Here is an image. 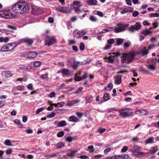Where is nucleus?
Masks as SVG:
<instances>
[{"mask_svg":"<svg viewBox=\"0 0 159 159\" xmlns=\"http://www.w3.org/2000/svg\"><path fill=\"white\" fill-rule=\"evenodd\" d=\"M82 78L80 76H76L75 77V81H79L81 80Z\"/></svg>","mask_w":159,"mask_h":159,"instance_id":"obj_62","label":"nucleus"},{"mask_svg":"<svg viewBox=\"0 0 159 159\" xmlns=\"http://www.w3.org/2000/svg\"><path fill=\"white\" fill-rule=\"evenodd\" d=\"M121 157L123 159H127L128 158V156L126 154H122L121 155Z\"/></svg>","mask_w":159,"mask_h":159,"instance_id":"obj_64","label":"nucleus"},{"mask_svg":"<svg viewBox=\"0 0 159 159\" xmlns=\"http://www.w3.org/2000/svg\"><path fill=\"white\" fill-rule=\"evenodd\" d=\"M86 32L83 30H81L79 31L76 30H75L73 31V34L74 36L76 37V38H80L84 35Z\"/></svg>","mask_w":159,"mask_h":159,"instance_id":"obj_11","label":"nucleus"},{"mask_svg":"<svg viewBox=\"0 0 159 159\" xmlns=\"http://www.w3.org/2000/svg\"><path fill=\"white\" fill-rule=\"evenodd\" d=\"M140 70L141 71H142L143 72L147 73L149 72V71H148V70H147L146 69L142 67H141L140 68Z\"/></svg>","mask_w":159,"mask_h":159,"instance_id":"obj_52","label":"nucleus"},{"mask_svg":"<svg viewBox=\"0 0 159 159\" xmlns=\"http://www.w3.org/2000/svg\"><path fill=\"white\" fill-rule=\"evenodd\" d=\"M66 121L65 120H62L61 121H59L58 125L57 127H62L65 126L66 125Z\"/></svg>","mask_w":159,"mask_h":159,"instance_id":"obj_25","label":"nucleus"},{"mask_svg":"<svg viewBox=\"0 0 159 159\" xmlns=\"http://www.w3.org/2000/svg\"><path fill=\"white\" fill-rule=\"evenodd\" d=\"M149 16L150 17H159V13H152L149 14Z\"/></svg>","mask_w":159,"mask_h":159,"instance_id":"obj_35","label":"nucleus"},{"mask_svg":"<svg viewBox=\"0 0 159 159\" xmlns=\"http://www.w3.org/2000/svg\"><path fill=\"white\" fill-rule=\"evenodd\" d=\"M89 19L93 22H96L97 21L96 18L93 16H91L89 18Z\"/></svg>","mask_w":159,"mask_h":159,"instance_id":"obj_42","label":"nucleus"},{"mask_svg":"<svg viewBox=\"0 0 159 159\" xmlns=\"http://www.w3.org/2000/svg\"><path fill=\"white\" fill-rule=\"evenodd\" d=\"M4 144L7 146H11L12 145L11 143V140L9 139H7L5 141Z\"/></svg>","mask_w":159,"mask_h":159,"instance_id":"obj_34","label":"nucleus"},{"mask_svg":"<svg viewBox=\"0 0 159 159\" xmlns=\"http://www.w3.org/2000/svg\"><path fill=\"white\" fill-rule=\"evenodd\" d=\"M135 55L134 52H130L128 53H123V58L121 60V63H130L133 60Z\"/></svg>","mask_w":159,"mask_h":159,"instance_id":"obj_2","label":"nucleus"},{"mask_svg":"<svg viewBox=\"0 0 159 159\" xmlns=\"http://www.w3.org/2000/svg\"><path fill=\"white\" fill-rule=\"evenodd\" d=\"M125 109H122L120 110H115V111H118L119 112V115L124 118L128 117H129L133 116V113L132 112L129 111H125Z\"/></svg>","mask_w":159,"mask_h":159,"instance_id":"obj_5","label":"nucleus"},{"mask_svg":"<svg viewBox=\"0 0 159 159\" xmlns=\"http://www.w3.org/2000/svg\"><path fill=\"white\" fill-rule=\"evenodd\" d=\"M136 114L139 115L140 116H145L148 113L147 110L144 109L137 111H136Z\"/></svg>","mask_w":159,"mask_h":159,"instance_id":"obj_16","label":"nucleus"},{"mask_svg":"<svg viewBox=\"0 0 159 159\" xmlns=\"http://www.w3.org/2000/svg\"><path fill=\"white\" fill-rule=\"evenodd\" d=\"M64 146V144L63 143H59L57 144V148L58 149L61 148Z\"/></svg>","mask_w":159,"mask_h":159,"instance_id":"obj_41","label":"nucleus"},{"mask_svg":"<svg viewBox=\"0 0 159 159\" xmlns=\"http://www.w3.org/2000/svg\"><path fill=\"white\" fill-rule=\"evenodd\" d=\"M56 9L58 11L64 13L69 12V9L68 7H59L56 8Z\"/></svg>","mask_w":159,"mask_h":159,"instance_id":"obj_13","label":"nucleus"},{"mask_svg":"<svg viewBox=\"0 0 159 159\" xmlns=\"http://www.w3.org/2000/svg\"><path fill=\"white\" fill-rule=\"evenodd\" d=\"M0 16L6 19L11 17V13L7 10L0 11Z\"/></svg>","mask_w":159,"mask_h":159,"instance_id":"obj_10","label":"nucleus"},{"mask_svg":"<svg viewBox=\"0 0 159 159\" xmlns=\"http://www.w3.org/2000/svg\"><path fill=\"white\" fill-rule=\"evenodd\" d=\"M152 28L151 27H150L148 29H146L143 30L141 32V34L146 36L152 33Z\"/></svg>","mask_w":159,"mask_h":159,"instance_id":"obj_18","label":"nucleus"},{"mask_svg":"<svg viewBox=\"0 0 159 159\" xmlns=\"http://www.w3.org/2000/svg\"><path fill=\"white\" fill-rule=\"evenodd\" d=\"M55 112H52L51 114H48L47 117L48 118H52L55 116Z\"/></svg>","mask_w":159,"mask_h":159,"instance_id":"obj_43","label":"nucleus"},{"mask_svg":"<svg viewBox=\"0 0 159 159\" xmlns=\"http://www.w3.org/2000/svg\"><path fill=\"white\" fill-rule=\"evenodd\" d=\"M32 14L34 15H38L42 13V11L38 7L33 6L32 7Z\"/></svg>","mask_w":159,"mask_h":159,"instance_id":"obj_12","label":"nucleus"},{"mask_svg":"<svg viewBox=\"0 0 159 159\" xmlns=\"http://www.w3.org/2000/svg\"><path fill=\"white\" fill-rule=\"evenodd\" d=\"M121 76L120 75H117L115 80V84L117 85L120 84L121 83Z\"/></svg>","mask_w":159,"mask_h":159,"instance_id":"obj_19","label":"nucleus"},{"mask_svg":"<svg viewBox=\"0 0 159 159\" xmlns=\"http://www.w3.org/2000/svg\"><path fill=\"white\" fill-rule=\"evenodd\" d=\"M23 70L25 71L29 70L31 69V67L30 66H25L23 67Z\"/></svg>","mask_w":159,"mask_h":159,"instance_id":"obj_44","label":"nucleus"},{"mask_svg":"<svg viewBox=\"0 0 159 159\" xmlns=\"http://www.w3.org/2000/svg\"><path fill=\"white\" fill-rule=\"evenodd\" d=\"M69 120L70 122H76L79 121L78 119L75 116H72L70 117Z\"/></svg>","mask_w":159,"mask_h":159,"instance_id":"obj_23","label":"nucleus"},{"mask_svg":"<svg viewBox=\"0 0 159 159\" xmlns=\"http://www.w3.org/2000/svg\"><path fill=\"white\" fill-rule=\"evenodd\" d=\"M9 44H12L10 46V48H11V47H13V48H12L11 49H10V50H11L17 46V45L16 44V43H10Z\"/></svg>","mask_w":159,"mask_h":159,"instance_id":"obj_55","label":"nucleus"},{"mask_svg":"<svg viewBox=\"0 0 159 159\" xmlns=\"http://www.w3.org/2000/svg\"><path fill=\"white\" fill-rule=\"evenodd\" d=\"M38 53L34 52H29L26 53L28 58H33L36 57L38 55Z\"/></svg>","mask_w":159,"mask_h":159,"instance_id":"obj_15","label":"nucleus"},{"mask_svg":"<svg viewBox=\"0 0 159 159\" xmlns=\"http://www.w3.org/2000/svg\"><path fill=\"white\" fill-rule=\"evenodd\" d=\"M116 39V45L117 46H119L122 43L124 40L123 39L121 38H117Z\"/></svg>","mask_w":159,"mask_h":159,"instance_id":"obj_26","label":"nucleus"},{"mask_svg":"<svg viewBox=\"0 0 159 159\" xmlns=\"http://www.w3.org/2000/svg\"><path fill=\"white\" fill-rule=\"evenodd\" d=\"M84 114V113H81L77 112L76 113L77 116L80 118H81L83 116V115Z\"/></svg>","mask_w":159,"mask_h":159,"instance_id":"obj_47","label":"nucleus"},{"mask_svg":"<svg viewBox=\"0 0 159 159\" xmlns=\"http://www.w3.org/2000/svg\"><path fill=\"white\" fill-rule=\"evenodd\" d=\"M131 43L130 42L127 41L124 43L123 45V47L124 49H126L127 48H129L131 45Z\"/></svg>","mask_w":159,"mask_h":159,"instance_id":"obj_27","label":"nucleus"},{"mask_svg":"<svg viewBox=\"0 0 159 159\" xmlns=\"http://www.w3.org/2000/svg\"><path fill=\"white\" fill-rule=\"evenodd\" d=\"M103 100L105 101H107L109 99V94L108 93H105L103 97Z\"/></svg>","mask_w":159,"mask_h":159,"instance_id":"obj_33","label":"nucleus"},{"mask_svg":"<svg viewBox=\"0 0 159 159\" xmlns=\"http://www.w3.org/2000/svg\"><path fill=\"white\" fill-rule=\"evenodd\" d=\"M111 45L107 44L106 45L103 49L104 50H108L111 48Z\"/></svg>","mask_w":159,"mask_h":159,"instance_id":"obj_60","label":"nucleus"},{"mask_svg":"<svg viewBox=\"0 0 159 159\" xmlns=\"http://www.w3.org/2000/svg\"><path fill=\"white\" fill-rule=\"evenodd\" d=\"M158 148L157 147H153L151 150L150 153L151 154H153L155 153L157 151Z\"/></svg>","mask_w":159,"mask_h":159,"instance_id":"obj_31","label":"nucleus"},{"mask_svg":"<svg viewBox=\"0 0 159 159\" xmlns=\"http://www.w3.org/2000/svg\"><path fill=\"white\" fill-rule=\"evenodd\" d=\"M43 110V107H41L38 108L36 111V114H39L40 112L42 111Z\"/></svg>","mask_w":159,"mask_h":159,"instance_id":"obj_58","label":"nucleus"},{"mask_svg":"<svg viewBox=\"0 0 159 159\" xmlns=\"http://www.w3.org/2000/svg\"><path fill=\"white\" fill-rule=\"evenodd\" d=\"M143 24L145 26L147 25L148 26H150V23L148 22V21L147 20L144 21L143 22Z\"/></svg>","mask_w":159,"mask_h":159,"instance_id":"obj_61","label":"nucleus"},{"mask_svg":"<svg viewBox=\"0 0 159 159\" xmlns=\"http://www.w3.org/2000/svg\"><path fill=\"white\" fill-rule=\"evenodd\" d=\"M89 5H96L97 4V2L96 0H89L86 2Z\"/></svg>","mask_w":159,"mask_h":159,"instance_id":"obj_28","label":"nucleus"},{"mask_svg":"<svg viewBox=\"0 0 159 159\" xmlns=\"http://www.w3.org/2000/svg\"><path fill=\"white\" fill-rule=\"evenodd\" d=\"M18 42V44L22 43H25L28 44L29 45H31L33 43L34 40L32 39L25 38L20 39Z\"/></svg>","mask_w":159,"mask_h":159,"instance_id":"obj_9","label":"nucleus"},{"mask_svg":"<svg viewBox=\"0 0 159 159\" xmlns=\"http://www.w3.org/2000/svg\"><path fill=\"white\" fill-rule=\"evenodd\" d=\"M83 89V88L79 87L77 90L74 93L75 94H78L81 93Z\"/></svg>","mask_w":159,"mask_h":159,"instance_id":"obj_51","label":"nucleus"},{"mask_svg":"<svg viewBox=\"0 0 159 159\" xmlns=\"http://www.w3.org/2000/svg\"><path fill=\"white\" fill-rule=\"evenodd\" d=\"M73 62V60L72 59L68 60L67 61V65L68 66H71L72 67V65Z\"/></svg>","mask_w":159,"mask_h":159,"instance_id":"obj_57","label":"nucleus"},{"mask_svg":"<svg viewBox=\"0 0 159 159\" xmlns=\"http://www.w3.org/2000/svg\"><path fill=\"white\" fill-rule=\"evenodd\" d=\"M142 26L139 22H136L134 25H131L127 28L128 31L131 33H134L139 30L142 28Z\"/></svg>","mask_w":159,"mask_h":159,"instance_id":"obj_4","label":"nucleus"},{"mask_svg":"<svg viewBox=\"0 0 159 159\" xmlns=\"http://www.w3.org/2000/svg\"><path fill=\"white\" fill-rule=\"evenodd\" d=\"M24 86H18L17 87L16 89L19 91H21L24 89Z\"/></svg>","mask_w":159,"mask_h":159,"instance_id":"obj_50","label":"nucleus"},{"mask_svg":"<svg viewBox=\"0 0 159 159\" xmlns=\"http://www.w3.org/2000/svg\"><path fill=\"white\" fill-rule=\"evenodd\" d=\"M41 77L43 80L47 79L48 78V74H43L41 76Z\"/></svg>","mask_w":159,"mask_h":159,"instance_id":"obj_48","label":"nucleus"},{"mask_svg":"<svg viewBox=\"0 0 159 159\" xmlns=\"http://www.w3.org/2000/svg\"><path fill=\"white\" fill-rule=\"evenodd\" d=\"M9 39L8 37H1L0 38V42H4L5 43H7L9 41Z\"/></svg>","mask_w":159,"mask_h":159,"instance_id":"obj_29","label":"nucleus"},{"mask_svg":"<svg viewBox=\"0 0 159 159\" xmlns=\"http://www.w3.org/2000/svg\"><path fill=\"white\" fill-rule=\"evenodd\" d=\"M114 42V40L113 39H110L107 40V43L108 44H112Z\"/></svg>","mask_w":159,"mask_h":159,"instance_id":"obj_49","label":"nucleus"},{"mask_svg":"<svg viewBox=\"0 0 159 159\" xmlns=\"http://www.w3.org/2000/svg\"><path fill=\"white\" fill-rule=\"evenodd\" d=\"M127 12H132L134 11V9L130 7L126 8Z\"/></svg>","mask_w":159,"mask_h":159,"instance_id":"obj_53","label":"nucleus"},{"mask_svg":"<svg viewBox=\"0 0 159 159\" xmlns=\"http://www.w3.org/2000/svg\"><path fill=\"white\" fill-rule=\"evenodd\" d=\"M113 85L111 83H109L108 84L107 87L106 88V90H111L112 88Z\"/></svg>","mask_w":159,"mask_h":159,"instance_id":"obj_40","label":"nucleus"},{"mask_svg":"<svg viewBox=\"0 0 159 159\" xmlns=\"http://www.w3.org/2000/svg\"><path fill=\"white\" fill-rule=\"evenodd\" d=\"M84 44L83 43H81L80 46V49L81 50H83L84 49Z\"/></svg>","mask_w":159,"mask_h":159,"instance_id":"obj_59","label":"nucleus"},{"mask_svg":"<svg viewBox=\"0 0 159 159\" xmlns=\"http://www.w3.org/2000/svg\"><path fill=\"white\" fill-rule=\"evenodd\" d=\"M62 73L63 76H68L70 74V70L63 68L62 70Z\"/></svg>","mask_w":159,"mask_h":159,"instance_id":"obj_20","label":"nucleus"},{"mask_svg":"<svg viewBox=\"0 0 159 159\" xmlns=\"http://www.w3.org/2000/svg\"><path fill=\"white\" fill-rule=\"evenodd\" d=\"M41 65V63L39 61H35L33 63V65L34 66L38 67Z\"/></svg>","mask_w":159,"mask_h":159,"instance_id":"obj_36","label":"nucleus"},{"mask_svg":"<svg viewBox=\"0 0 159 159\" xmlns=\"http://www.w3.org/2000/svg\"><path fill=\"white\" fill-rule=\"evenodd\" d=\"M46 39L45 41V45L49 46L55 43L56 42V39L54 36L48 37L46 36Z\"/></svg>","mask_w":159,"mask_h":159,"instance_id":"obj_8","label":"nucleus"},{"mask_svg":"<svg viewBox=\"0 0 159 159\" xmlns=\"http://www.w3.org/2000/svg\"><path fill=\"white\" fill-rule=\"evenodd\" d=\"M153 138L152 137H150L145 141V144H147L149 143H153Z\"/></svg>","mask_w":159,"mask_h":159,"instance_id":"obj_32","label":"nucleus"},{"mask_svg":"<svg viewBox=\"0 0 159 159\" xmlns=\"http://www.w3.org/2000/svg\"><path fill=\"white\" fill-rule=\"evenodd\" d=\"M129 26V24H125L119 23L113 27V30L115 32L118 33L125 31Z\"/></svg>","mask_w":159,"mask_h":159,"instance_id":"obj_3","label":"nucleus"},{"mask_svg":"<svg viewBox=\"0 0 159 159\" xmlns=\"http://www.w3.org/2000/svg\"><path fill=\"white\" fill-rule=\"evenodd\" d=\"M12 44H7L5 45H3L1 48V51L2 52H8L10 50L9 49H11V48H10V46Z\"/></svg>","mask_w":159,"mask_h":159,"instance_id":"obj_17","label":"nucleus"},{"mask_svg":"<svg viewBox=\"0 0 159 159\" xmlns=\"http://www.w3.org/2000/svg\"><path fill=\"white\" fill-rule=\"evenodd\" d=\"M146 155V154L145 152H139L138 154H134V155L135 156H145Z\"/></svg>","mask_w":159,"mask_h":159,"instance_id":"obj_39","label":"nucleus"},{"mask_svg":"<svg viewBox=\"0 0 159 159\" xmlns=\"http://www.w3.org/2000/svg\"><path fill=\"white\" fill-rule=\"evenodd\" d=\"M147 67L148 69L152 70H154L156 69V67L154 66V65L152 64L148 65Z\"/></svg>","mask_w":159,"mask_h":159,"instance_id":"obj_46","label":"nucleus"},{"mask_svg":"<svg viewBox=\"0 0 159 159\" xmlns=\"http://www.w3.org/2000/svg\"><path fill=\"white\" fill-rule=\"evenodd\" d=\"M139 14V13L138 11H135L133 13V16L134 17H136Z\"/></svg>","mask_w":159,"mask_h":159,"instance_id":"obj_63","label":"nucleus"},{"mask_svg":"<svg viewBox=\"0 0 159 159\" xmlns=\"http://www.w3.org/2000/svg\"><path fill=\"white\" fill-rule=\"evenodd\" d=\"M88 148L90 150L89 152L90 153H93L94 151L93 149V147L92 145H90L88 147Z\"/></svg>","mask_w":159,"mask_h":159,"instance_id":"obj_38","label":"nucleus"},{"mask_svg":"<svg viewBox=\"0 0 159 159\" xmlns=\"http://www.w3.org/2000/svg\"><path fill=\"white\" fill-rule=\"evenodd\" d=\"M80 3V2H74L73 5L71 7V9H74L76 13H79L81 12L82 11L80 10L79 8L81 6Z\"/></svg>","mask_w":159,"mask_h":159,"instance_id":"obj_7","label":"nucleus"},{"mask_svg":"<svg viewBox=\"0 0 159 159\" xmlns=\"http://www.w3.org/2000/svg\"><path fill=\"white\" fill-rule=\"evenodd\" d=\"M65 103L63 102H58L57 103H52V105L56 107H59L63 106Z\"/></svg>","mask_w":159,"mask_h":159,"instance_id":"obj_24","label":"nucleus"},{"mask_svg":"<svg viewBox=\"0 0 159 159\" xmlns=\"http://www.w3.org/2000/svg\"><path fill=\"white\" fill-rule=\"evenodd\" d=\"M139 148L137 146H134V149L132 151L133 154H135V152H139Z\"/></svg>","mask_w":159,"mask_h":159,"instance_id":"obj_30","label":"nucleus"},{"mask_svg":"<svg viewBox=\"0 0 159 159\" xmlns=\"http://www.w3.org/2000/svg\"><path fill=\"white\" fill-rule=\"evenodd\" d=\"M77 152V151H72L69 152H67L66 154V155L67 156L70 157H72L75 156V154Z\"/></svg>","mask_w":159,"mask_h":159,"instance_id":"obj_22","label":"nucleus"},{"mask_svg":"<svg viewBox=\"0 0 159 159\" xmlns=\"http://www.w3.org/2000/svg\"><path fill=\"white\" fill-rule=\"evenodd\" d=\"M106 130V129L105 128H99L98 129V131L100 134H102L104 133Z\"/></svg>","mask_w":159,"mask_h":159,"instance_id":"obj_54","label":"nucleus"},{"mask_svg":"<svg viewBox=\"0 0 159 159\" xmlns=\"http://www.w3.org/2000/svg\"><path fill=\"white\" fill-rule=\"evenodd\" d=\"M2 76H6V77L9 78L11 77V74L10 71H3L2 73Z\"/></svg>","mask_w":159,"mask_h":159,"instance_id":"obj_21","label":"nucleus"},{"mask_svg":"<svg viewBox=\"0 0 159 159\" xmlns=\"http://www.w3.org/2000/svg\"><path fill=\"white\" fill-rule=\"evenodd\" d=\"M74 101L73 100L71 101H68L66 102V105L69 106H71L74 104Z\"/></svg>","mask_w":159,"mask_h":159,"instance_id":"obj_37","label":"nucleus"},{"mask_svg":"<svg viewBox=\"0 0 159 159\" xmlns=\"http://www.w3.org/2000/svg\"><path fill=\"white\" fill-rule=\"evenodd\" d=\"M64 133L63 132L61 131L57 133V136L59 137H61L64 135Z\"/></svg>","mask_w":159,"mask_h":159,"instance_id":"obj_45","label":"nucleus"},{"mask_svg":"<svg viewBox=\"0 0 159 159\" xmlns=\"http://www.w3.org/2000/svg\"><path fill=\"white\" fill-rule=\"evenodd\" d=\"M90 61V60L89 61L87 60H85L84 61L80 62L75 61V59H74L73 60V64L72 65V67L74 70H76L79 66L86 64L89 63Z\"/></svg>","mask_w":159,"mask_h":159,"instance_id":"obj_6","label":"nucleus"},{"mask_svg":"<svg viewBox=\"0 0 159 159\" xmlns=\"http://www.w3.org/2000/svg\"><path fill=\"white\" fill-rule=\"evenodd\" d=\"M149 53V51L146 47H143L141 49L138 54H141L142 56H146Z\"/></svg>","mask_w":159,"mask_h":159,"instance_id":"obj_14","label":"nucleus"},{"mask_svg":"<svg viewBox=\"0 0 159 159\" xmlns=\"http://www.w3.org/2000/svg\"><path fill=\"white\" fill-rule=\"evenodd\" d=\"M12 11L15 13L20 14L27 12L29 10L28 5L25 2H19L13 5L12 7Z\"/></svg>","mask_w":159,"mask_h":159,"instance_id":"obj_1","label":"nucleus"},{"mask_svg":"<svg viewBox=\"0 0 159 159\" xmlns=\"http://www.w3.org/2000/svg\"><path fill=\"white\" fill-rule=\"evenodd\" d=\"M27 88L28 89L30 90H33V85L31 84H28L27 85Z\"/></svg>","mask_w":159,"mask_h":159,"instance_id":"obj_56","label":"nucleus"}]
</instances>
